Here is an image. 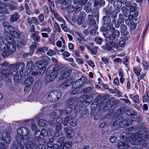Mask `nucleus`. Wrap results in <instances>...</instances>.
<instances>
[{"label": "nucleus", "mask_w": 149, "mask_h": 149, "mask_svg": "<svg viewBox=\"0 0 149 149\" xmlns=\"http://www.w3.org/2000/svg\"><path fill=\"white\" fill-rule=\"evenodd\" d=\"M137 130V132L135 134V137L134 138H130V141H132V143L134 145H136L139 142H145L147 140V136L144 134L146 131L145 127L139 126Z\"/></svg>", "instance_id": "f257e3e1"}, {"label": "nucleus", "mask_w": 149, "mask_h": 149, "mask_svg": "<svg viewBox=\"0 0 149 149\" xmlns=\"http://www.w3.org/2000/svg\"><path fill=\"white\" fill-rule=\"evenodd\" d=\"M2 76L5 81L8 82H10L11 81L10 75L14 76L13 80L15 82H19V75L18 72L16 74H14V70H9L8 69H3L2 72Z\"/></svg>", "instance_id": "f03ea898"}, {"label": "nucleus", "mask_w": 149, "mask_h": 149, "mask_svg": "<svg viewBox=\"0 0 149 149\" xmlns=\"http://www.w3.org/2000/svg\"><path fill=\"white\" fill-rule=\"evenodd\" d=\"M16 42L15 40H12L11 42L9 41V42L7 44L5 42H2L0 45V49H2L6 47L10 53L13 52L16 49Z\"/></svg>", "instance_id": "7ed1b4c3"}, {"label": "nucleus", "mask_w": 149, "mask_h": 149, "mask_svg": "<svg viewBox=\"0 0 149 149\" xmlns=\"http://www.w3.org/2000/svg\"><path fill=\"white\" fill-rule=\"evenodd\" d=\"M61 93L58 90H56L50 93L47 97V101L54 102L58 100L61 97Z\"/></svg>", "instance_id": "20e7f679"}, {"label": "nucleus", "mask_w": 149, "mask_h": 149, "mask_svg": "<svg viewBox=\"0 0 149 149\" xmlns=\"http://www.w3.org/2000/svg\"><path fill=\"white\" fill-rule=\"evenodd\" d=\"M115 48L117 50H119L118 42L116 40L109 42L107 43L104 47V49L109 51L114 50Z\"/></svg>", "instance_id": "39448f33"}, {"label": "nucleus", "mask_w": 149, "mask_h": 149, "mask_svg": "<svg viewBox=\"0 0 149 149\" xmlns=\"http://www.w3.org/2000/svg\"><path fill=\"white\" fill-rule=\"evenodd\" d=\"M34 81V78L32 77H28L25 79L24 80L25 86L24 90L26 92L28 93L30 91Z\"/></svg>", "instance_id": "423d86ee"}, {"label": "nucleus", "mask_w": 149, "mask_h": 149, "mask_svg": "<svg viewBox=\"0 0 149 149\" xmlns=\"http://www.w3.org/2000/svg\"><path fill=\"white\" fill-rule=\"evenodd\" d=\"M24 63L23 62H19L17 64H14L11 65L10 70H14V74H16L18 72L17 70L20 71L23 70L25 67Z\"/></svg>", "instance_id": "0eeeda50"}, {"label": "nucleus", "mask_w": 149, "mask_h": 149, "mask_svg": "<svg viewBox=\"0 0 149 149\" xmlns=\"http://www.w3.org/2000/svg\"><path fill=\"white\" fill-rule=\"evenodd\" d=\"M80 102H82V104L85 106H87L91 102L92 97L91 96H87L86 95L81 96L79 98Z\"/></svg>", "instance_id": "6e6552de"}, {"label": "nucleus", "mask_w": 149, "mask_h": 149, "mask_svg": "<svg viewBox=\"0 0 149 149\" xmlns=\"http://www.w3.org/2000/svg\"><path fill=\"white\" fill-rule=\"evenodd\" d=\"M135 137V134H130V133L128 132V131H126L122 133L120 136V138L121 139H127V141L130 142L132 144H133L132 143V141H130V138H134Z\"/></svg>", "instance_id": "1a4fd4ad"}, {"label": "nucleus", "mask_w": 149, "mask_h": 149, "mask_svg": "<svg viewBox=\"0 0 149 149\" xmlns=\"http://www.w3.org/2000/svg\"><path fill=\"white\" fill-rule=\"evenodd\" d=\"M47 72L46 81L48 82H51L54 80L58 75L56 73L53 72L52 70H49Z\"/></svg>", "instance_id": "9d476101"}, {"label": "nucleus", "mask_w": 149, "mask_h": 149, "mask_svg": "<svg viewBox=\"0 0 149 149\" xmlns=\"http://www.w3.org/2000/svg\"><path fill=\"white\" fill-rule=\"evenodd\" d=\"M17 132L19 135H21L23 136H26L29 134V131L27 128L20 127L17 129Z\"/></svg>", "instance_id": "9b49d317"}, {"label": "nucleus", "mask_w": 149, "mask_h": 149, "mask_svg": "<svg viewBox=\"0 0 149 149\" xmlns=\"http://www.w3.org/2000/svg\"><path fill=\"white\" fill-rule=\"evenodd\" d=\"M47 62L45 61H38L36 62L35 63L36 66L37 68L40 69V70H43V72L45 70V68L47 64Z\"/></svg>", "instance_id": "f8f14e48"}, {"label": "nucleus", "mask_w": 149, "mask_h": 149, "mask_svg": "<svg viewBox=\"0 0 149 149\" xmlns=\"http://www.w3.org/2000/svg\"><path fill=\"white\" fill-rule=\"evenodd\" d=\"M89 111L87 109H84L81 111L79 116V118L81 120L86 119L89 115Z\"/></svg>", "instance_id": "ddd939ff"}, {"label": "nucleus", "mask_w": 149, "mask_h": 149, "mask_svg": "<svg viewBox=\"0 0 149 149\" xmlns=\"http://www.w3.org/2000/svg\"><path fill=\"white\" fill-rule=\"evenodd\" d=\"M105 4V2L104 0H98L94 2V6L97 9L103 7Z\"/></svg>", "instance_id": "4468645a"}, {"label": "nucleus", "mask_w": 149, "mask_h": 149, "mask_svg": "<svg viewBox=\"0 0 149 149\" xmlns=\"http://www.w3.org/2000/svg\"><path fill=\"white\" fill-rule=\"evenodd\" d=\"M123 119L122 117L115 118L111 121V125L114 127H116L119 125L120 126V123Z\"/></svg>", "instance_id": "2eb2a0df"}, {"label": "nucleus", "mask_w": 149, "mask_h": 149, "mask_svg": "<svg viewBox=\"0 0 149 149\" xmlns=\"http://www.w3.org/2000/svg\"><path fill=\"white\" fill-rule=\"evenodd\" d=\"M64 113V111L61 109H58L54 110L52 113L53 118H56L61 115Z\"/></svg>", "instance_id": "dca6fc26"}, {"label": "nucleus", "mask_w": 149, "mask_h": 149, "mask_svg": "<svg viewBox=\"0 0 149 149\" xmlns=\"http://www.w3.org/2000/svg\"><path fill=\"white\" fill-rule=\"evenodd\" d=\"M1 138V140L4 141L6 143L9 144L10 143L11 139L9 134L3 133Z\"/></svg>", "instance_id": "f3484780"}, {"label": "nucleus", "mask_w": 149, "mask_h": 149, "mask_svg": "<svg viewBox=\"0 0 149 149\" xmlns=\"http://www.w3.org/2000/svg\"><path fill=\"white\" fill-rule=\"evenodd\" d=\"M119 10L116 9L111 13L109 15H106L103 17L102 19H110L111 18H114L116 17Z\"/></svg>", "instance_id": "a211bd4d"}, {"label": "nucleus", "mask_w": 149, "mask_h": 149, "mask_svg": "<svg viewBox=\"0 0 149 149\" xmlns=\"http://www.w3.org/2000/svg\"><path fill=\"white\" fill-rule=\"evenodd\" d=\"M120 32L119 31L116 30L112 31V33L110 34V37L109 40H113L116 38H118L120 37Z\"/></svg>", "instance_id": "6ab92c4d"}, {"label": "nucleus", "mask_w": 149, "mask_h": 149, "mask_svg": "<svg viewBox=\"0 0 149 149\" xmlns=\"http://www.w3.org/2000/svg\"><path fill=\"white\" fill-rule=\"evenodd\" d=\"M72 72L71 69H64L62 72L61 76L63 79H64L68 77L70 74Z\"/></svg>", "instance_id": "aec40b11"}, {"label": "nucleus", "mask_w": 149, "mask_h": 149, "mask_svg": "<svg viewBox=\"0 0 149 149\" xmlns=\"http://www.w3.org/2000/svg\"><path fill=\"white\" fill-rule=\"evenodd\" d=\"M129 96L130 98L133 100L134 103L139 104L140 102L139 97V95L134 96L133 94H130Z\"/></svg>", "instance_id": "412c9836"}, {"label": "nucleus", "mask_w": 149, "mask_h": 149, "mask_svg": "<svg viewBox=\"0 0 149 149\" xmlns=\"http://www.w3.org/2000/svg\"><path fill=\"white\" fill-rule=\"evenodd\" d=\"M16 139L19 146H23L24 143V138L21 135L18 134L16 136Z\"/></svg>", "instance_id": "4be33fe9"}, {"label": "nucleus", "mask_w": 149, "mask_h": 149, "mask_svg": "<svg viewBox=\"0 0 149 149\" xmlns=\"http://www.w3.org/2000/svg\"><path fill=\"white\" fill-rule=\"evenodd\" d=\"M120 31L123 35H128L129 32L127 31L126 26L124 24H122L120 26Z\"/></svg>", "instance_id": "5701e85b"}, {"label": "nucleus", "mask_w": 149, "mask_h": 149, "mask_svg": "<svg viewBox=\"0 0 149 149\" xmlns=\"http://www.w3.org/2000/svg\"><path fill=\"white\" fill-rule=\"evenodd\" d=\"M71 84V82H70V81L69 80H68L60 85V89L62 90L66 89Z\"/></svg>", "instance_id": "b1692460"}, {"label": "nucleus", "mask_w": 149, "mask_h": 149, "mask_svg": "<svg viewBox=\"0 0 149 149\" xmlns=\"http://www.w3.org/2000/svg\"><path fill=\"white\" fill-rule=\"evenodd\" d=\"M112 6L108 5L103 9V11L107 15H109L112 11Z\"/></svg>", "instance_id": "393cba45"}, {"label": "nucleus", "mask_w": 149, "mask_h": 149, "mask_svg": "<svg viewBox=\"0 0 149 149\" xmlns=\"http://www.w3.org/2000/svg\"><path fill=\"white\" fill-rule=\"evenodd\" d=\"M84 8L85 11L87 13L90 12L92 9L91 3L90 2H88L84 6Z\"/></svg>", "instance_id": "a878e982"}, {"label": "nucleus", "mask_w": 149, "mask_h": 149, "mask_svg": "<svg viewBox=\"0 0 149 149\" xmlns=\"http://www.w3.org/2000/svg\"><path fill=\"white\" fill-rule=\"evenodd\" d=\"M35 145L31 142H28V143L23 145V149H33L34 148Z\"/></svg>", "instance_id": "bb28decb"}, {"label": "nucleus", "mask_w": 149, "mask_h": 149, "mask_svg": "<svg viewBox=\"0 0 149 149\" xmlns=\"http://www.w3.org/2000/svg\"><path fill=\"white\" fill-rule=\"evenodd\" d=\"M112 106L114 105L118 104L119 101L117 100H116L114 97H111L107 102Z\"/></svg>", "instance_id": "cd10ccee"}, {"label": "nucleus", "mask_w": 149, "mask_h": 149, "mask_svg": "<svg viewBox=\"0 0 149 149\" xmlns=\"http://www.w3.org/2000/svg\"><path fill=\"white\" fill-rule=\"evenodd\" d=\"M85 46L91 52L92 54L96 55L97 54V49L98 48V47L95 46L92 48H91L87 45H85Z\"/></svg>", "instance_id": "c85d7f7f"}, {"label": "nucleus", "mask_w": 149, "mask_h": 149, "mask_svg": "<svg viewBox=\"0 0 149 149\" xmlns=\"http://www.w3.org/2000/svg\"><path fill=\"white\" fill-rule=\"evenodd\" d=\"M121 10L122 11L123 15L125 17H127L130 16V13L128 11L127 8L125 6H123L121 8Z\"/></svg>", "instance_id": "c756f323"}, {"label": "nucleus", "mask_w": 149, "mask_h": 149, "mask_svg": "<svg viewBox=\"0 0 149 149\" xmlns=\"http://www.w3.org/2000/svg\"><path fill=\"white\" fill-rule=\"evenodd\" d=\"M118 148L120 149H122L123 148H127L128 147V144L126 143H124L122 142H120L118 144Z\"/></svg>", "instance_id": "7c9ffc66"}, {"label": "nucleus", "mask_w": 149, "mask_h": 149, "mask_svg": "<svg viewBox=\"0 0 149 149\" xmlns=\"http://www.w3.org/2000/svg\"><path fill=\"white\" fill-rule=\"evenodd\" d=\"M26 67L29 70H33L35 67L34 63L31 61H29L27 62Z\"/></svg>", "instance_id": "2f4dec72"}, {"label": "nucleus", "mask_w": 149, "mask_h": 149, "mask_svg": "<svg viewBox=\"0 0 149 149\" xmlns=\"http://www.w3.org/2000/svg\"><path fill=\"white\" fill-rule=\"evenodd\" d=\"M133 70L134 73L137 76L140 75V72L141 71V70L140 67L139 66L134 67Z\"/></svg>", "instance_id": "473e14b6"}, {"label": "nucleus", "mask_w": 149, "mask_h": 149, "mask_svg": "<svg viewBox=\"0 0 149 149\" xmlns=\"http://www.w3.org/2000/svg\"><path fill=\"white\" fill-rule=\"evenodd\" d=\"M69 123L70 125L75 127L77 124V121L76 119L72 118L69 120Z\"/></svg>", "instance_id": "72a5a7b5"}, {"label": "nucleus", "mask_w": 149, "mask_h": 149, "mask_svg": "<svg viewBox=\"0 0 149 149\" xmlns=\"http://www.w3.org/2000/svg\"><path fill=\"white\" fill-rule=\"evenodd\" d=\"M1 49L3 50L2 54L3 57H6L9 55L10 52L6 47Z\"/></svg>", "instance_id": "f704fd0d"}, {"label": "nucleus", "mask_w": 149, "mask_h": 149, "mask_svg": "<svg viewBox=\"0 0 149 149\" xmlns=\"http://www.w3.org/2000/svg\"><path fill=\"white\" fill-rule=\"evenodd\" d=\"M48 49V48L47 47H38L37 50L36 52L37 53L39 54L45 53V52L47 51Z\"/></svg>", "instance_id": "c9c22d12"}, {"label": "nucleus", "mask_w": 149, "mask_h": 149, "mask_svg": "<svg viewBox=\"0 0 149 149\" xmlns=\"http://www.w3.org/2000/svg\"><path fill=\"white\" fill-rule=\"evenodd\" d=\"M124 21V19H117L116 21L115 19H113V22H115V26L116 28H118L121 24Z\"/></svg>", "instance_id": "e433bc0d"}, {"label": "nucleus", "mask_w": 149, "mask_h": 149, "mask_svg": "<svg viewBox=\"0 0 149 149\" xmlns=\"http://www.w3.org/2000/svg\"><path fill=\"white\" fill-rule=\"evenodd\" d=\"M130 123V121L128 119H123L120 123V127H124L125 126L129 125Z\"/></svg>", "instance_id": "4c0bfd02"}, {"label": "nucleus", "mask_w": 149, "mask_h": 149, "mask_svg": "<svg viewBox=\"0 0 149 149\" xmlns=\"http://www.w3.org/2000/svg\"><path fill=\"white\" fill-rule=\"evenodd\" d=\"M17 8L16 3L13 1H12L9 6V8L11 10H16Z\"/></svg>", "instance_id": "58836bf2"}, {"label": "nucleus", "mask_w": 149, "mask_h": 149, "mask_svg": "<svg viewBox=\"0 0 149 149\" xmlns=\"http://www.w3.org/2000/svg\"><path fill=\"white\" fill-rule=\"evenodd\" d=\"M35 135L37 139L39 141L42 140V136L41 131L40 130L36 131L34 134Z\"/></svg>", "instance_id": "ea45409f"}, {"label": "nucleus", "mask_w": 149, "mask_h": 149, "mask_svg": "<svg viewBox=\"0 0 149 149\" xmlns=\"http://www.w3.org/2000/svg\"><path fill=\"white\" fill-rule=\"evenodd\" d=\"M11 36L13 38H19L20 36V33L16 31L13 30L11 33Z\"/></svg>", "instance_id": "a19ab883"}, {"label": "nucleus", "mask_w": 149, "mask_h": 149, "mask_svg": "<svg viewBox=\"0 0 149 149\" xmlns=\"http://www.w3.org/2000/svg\"><path fill=\"white\" fill-rule=\"evenodd\" d=\"M121 2L119 0L115 1L113 3V5L116 8L119 9L121 6Z\"/></svg>", "instance_id": "79ce46f5"}, {"label": "nucleus", "mask_w": 149, "mask_h": 149, "mask_svg": "<svg viewBox=\"0 0 149 149\" xmlns=\"http://www.w3.org/2000/svg\"><path fill=\"white\" fill-rule=\"evenodd\" d=\"M4 31L8 33H11L13 31V27L10 25L6 26L4 28Z\"/></svg>", "instance_id": "37998d69"}, {"label": "nucleus", "mask_w": 149, "mask_h": 149, "mask_svg": "<svg viewBox=\"0 0 149 149\" xmlns=\"http://www.w3.org/2000/svg\"><path fill=\"white\" fill-rule=\"evenodd\" d=\"M66 134L68 138H71L74 135L75 132L73 130L70 129Z\"/></svg>", "instance_id": "c03bdc74"}, {"label": "nucleus", "mask_w": 149, "mask_h": 149, "mask_svg": "<svg viewBox=\"0 0 149 149\" xmlns=\"http://www.w3.org/2000/svg\"><path fill=\"white\" fill-rule=\"evenodd\" d=\"M75 6L71 4L67 6V10L68 12L72 13L74 11L75 12Z\"/></svg>", "instance_id": "a18cd8bd"}, {"label": "nucleus", "mask_w": 149, "mask_h": 149, "mask_svg": "<svg viewBox=\"0 0 149 149\" xmlns=\"http://www.w3.org/2000/svg\"><path fill=\"white\" fill-rule=\"evenodd\" d=\"M76 99L74 98H71L67 101V105L69 106L73 105L75 102Z\"/></svg>", "instance_id": "49530a36"}, {"label": "nucleus", "mask_w": 149, "mask_h": 149, "mask_svg": "<svg viewBox=\"0 0 149 149\" xmlns=\"http://www.w3.org/2000/svg\"><path fill=\"white\" fill-rule=\"evenodd\" d=\"M59 66L58 65H54L52 72H53L56 73L58 74L60 70Z\"/></svg>", "instance_id": "de8ad7c7"}, {"label": "nucleus", "mask_w": 149, "mask_h": 149, "mask_svg": "<svg viewBox=\"0 0 149 149\" xmlns=\"http://www.w3.org/2000/svg\"><path fill=\"white\" fill-rule=\"evenodd\" d=\"M46 120L41 119H40L38 122V124L40 126L45 127L46 125Z\"/></svg>", "instance_id": "09e8293b"}, {"label": "nucleus", "mask_w": 149, "mask_h": 149, "mask_svg": "<svg viewBox=\"0 0 149 149\" xmlns=\"http://www.w3.org/2000/svg\"><path fill=\"white\" fill-rule=\"evenodd\" d=\"M37 46L35 42L33 43L30 46V49L31 50V51L30 52V53L31 54V55L34 53V50L36 48Z\"/></svg>", "instance_id": "8fccbe9b"}, {"label": "nucleus", "mask_w": 149, "mask_h": 149, "mask_svg": "<svg viewBox=\"0 0 149 149\" xmlns=\"http://www.w3.org/2000/svg\"><path fill=\"white\" fill-rule=\"evenodd\" d=\"M75 12H78L80 11L82 8V6L81 4H78L75 6Z\"/></svg>", "instance_id": "3c124183"}, {"label": "nucleus", "mask_w": 149, "mask_h": 149, "mask_svg": "<svg viewBox=\"0 0 149 149\" xmlns=\"http://www.w3.org/2000/svg\"><path fill=\"white\" fill-rule=\"evenodd\" d=\"M112 106L109 103L107 102L103 107V111H107L109 110L112 107Z\"/></svg>", "instance_id": "603ef678"}, {"label": "nucleus", "mask_w": 149, "mask_h": 149, "mask_svg": "<svg viewBox=\"0 0 149 149\" xmlns=\"http://www.w3.org/2000/svg\"><path fill=\"white\" fill-rule=\"evenodd\" d=\"M79 81L78 80L75 81V82L72 85V87H74V88L78 89V90H79V88L81 86L80 84H79Z\"/></svg>", "instance_id": "864d4df0"}, {"label": "nucleus", "mask_w": 149, "mask_h": 149, "mask_svg": "<svg viewBox=\"0 0 149 149\" xmlns=\"http://www.w3.org/2000/svg\"><path fill=\"white\" fill-rule=\"evenodd\" d=\"M82 107L81 105L78 104L76 105L74 108V111L75 112H79L81 110Z\"/></svg>", "instance_id": "5fc2aeb1"}, {"label": "nucleus", "mask_w": 149, "mask_h": 149, "mask_svg": "<svg viewBox=\"0 0 149 149\" xmlns=\"http://www.w3.org/2000/svg\"><path fill=\"white\" fill-rule=\"evenodd\" d=\"M40 69H38L36 72H33L32 73L33 75H39L44 73L43 71H40Z\"/></svg>", "instance_id": "6e6d98bb"}, {"label": "nucleus", "mask_w": 149, "mask_h": 149, "mask_svg": "<svg viewBox=\"0 0 149 149\" xmlns=\"http://www.w3.org/2000/svg\"><path fill=\"white\" fill-rule=\"evenodd\" d=\"M125 5L126 7L130 8L132 5H133V3L132 1H127L126 0L125 2Z\"/></svg>", "instance_id": "4d7b16f0"}, {"label": "nucleus", "mask_w": 149, "mask_h": 149, "mask_svg": "<svg viewBox=\"0 0 149 149\" xmlns=\"http://www.w3.org/2000/svg\"><path fill=\"white\" fill-rule=\"evenodd\" d=\"M31 37L32 38H33L34 40L35 41L38 42L40 40L39 36L35 34H32Z\"/></svg>", "instance_id": "13d9d810"}, {"label": "nucleus", "mask_w": 149, "mask_h": 149, "mask_svg": "<svg viewBox=\"0 0 149 149\" xmlns=\"http://www.w3.org/2000/svg\"><path fill=\"white\" fill-rule=\"evenodd\" d=\"M142 65L145 70H147L149 68V65L148 63L145 61H143Z\"/></svg>", "instance_id": "bf43d9fd"}, {"label": "nucleus", "mask_w": 149, "mask_h": 149, "mask_svg": "<svg viewBox=\"0 0 149 149\" xmlns=\"http://www.w3.org/2000/svg\"><path fill=\"white\" fill-rule=\"evenodd\" d=\"M95 40L97 44L100 45L102 44V39L101 38L98 37L95 38Z\"/></svg>", "instance_id": "052dcab7"}, {"label": "nucleus", "mask_w": 149, "mask_h": 149, "mask_svg": "<svg viewBox=\"0 0 149 149\" xmlns=\"http://www.w3.org/2000/svg\"><path fill=\"white\" fill-rule=\"evenodd\" d=\"M103 24L106 25L108 26H110L111 19H103Z\"/></svg>", "instance_id": "680f3d73"}, {"label": "nucleus", "mask_w": 149, "mask_h": 149, "mask_svg": "<svg viewBox=\"0 0 149 149\" xmlns=\"http://www.w3.org/2000/svg\"><path fill=\"white\" fill-rule=\"evenodd\" d=\"M130 26V28L132 29H135L136 26L137 24L136 22H134L133 20L132 21V22L131 23L130 25H129Z\"/></svg>", "instance_id": "e2e57ef3"}, {"label": "nucleus", "mask_w": 149, "mask_h": 149, "mask_svg": "<svg viewBox=\"0 0 149 149\" xmlns=\"http://www.w3.org/2000/svg\"><path fill=\"white\" fill-rule=\"evenodd\" d=\"M137 113L133 111L132 113H131L130 116L132 119H134L136 118L137 117Z\"/></svg>", "instance_id": "0e129e2a"}, {"label": "nucleus", "mask_w": 149, "mask_h": 149, "mask_svg": "<svg viewBox=\"0 0 149 149\" xmlns=\"http://www.w3.org/2000/svg\"><path fill=\"white\" fill-rule=\"evenodd\" d=\"M101 60L103 62V63L106 64H107L109 63V59L107 57H102Z\"/></svg>", "instance_id": "69168bd1"}, {"label": "nucleus", "mask_w": 149, "mask_h": 149, "mask_svg": "<svg viewBox=\"0 0 149 149\" xmlns=\"http://www.w3.org/2000/svg\"><path fill=\"white\" fill-rule=\"evenodd\" d=\"M56 52L54 50L49 49L47 53V54L49 56H52L56 54Z\"/></svg>", "instance_id": "338daca9"}, {"label": "nucleus", "mask_w": 149, "mask_h": 149, "mask_svg": "<svg viewBox=\"0 0 149 149\" xmlns=\"http://www.w3.org/2000/svg\"><path fill=\"white\" fill-rule=\"evenodd\" d=\"M72 111V108L71 107H67L65 110V114H70L71 113Z\"/></svg>", "instance_id": "774afa93"}]
</instances>
